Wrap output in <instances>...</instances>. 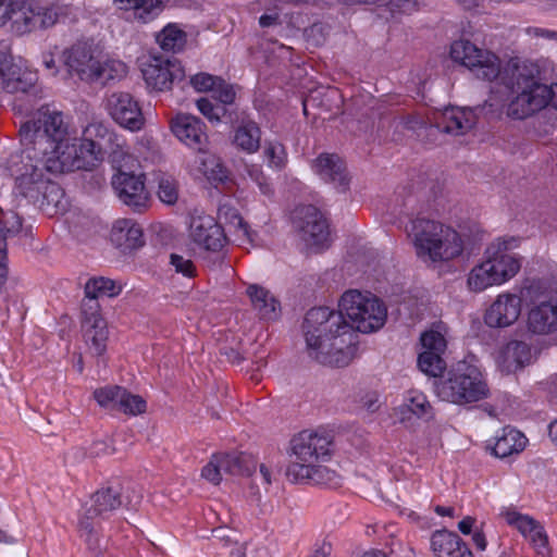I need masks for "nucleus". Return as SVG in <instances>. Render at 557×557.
I'll list each match as a JSON object with an SVG mask.
<instances>
[{"mask_svg":"<svg viewBox=\"0 0 557 557\" xmlns=\"http://www.w3.org/2000/svg\"><path fill=\"white\" fill-rule=\"evenodd\" d=\"M20 135L24 148L9 168L15 189L44 210L58 209L63 198L49 174L89 170L101 160L103 150L120 147L117 136L102 123H90L78 139L61 112L44 108L21 126Z\"/></svg>","mask_w":557,"mask_h":557,"instance_id":"obj_1","label":"nucleus"},{"mask_svg":"<svg viewBox=\"0 0 557 557\" xmlns=\"http://www.w3.org/2000/svg\"><path fill=\"white\" fill-rule=\"evenodd\" d=\"M61 62L70 77L92 85H110L127 75V65L107 55L92 40H77L63 49Z\"/></svg>","mask_w":557,"mask_h":557,"instance_id":"obj_2","label":"nucleus"},{"mask_svg":"<svg viewBox=\"0 0 557 557\" xmlns=\"http://www.w3.org/2000/svg\"><path fill=\"white\" fill-rule=\"evenodd\" d=\"M417 257L426 264L449 262L465 249L461 235L451 226L435 220L417 218L406 226Z\"/></svg>","mask_w":557,"mask_h":557,"instance_id":"obj_3","label":"nucleus"},{"mask_svg":"<svg viewBox=\"0 0 557 557\" xmlns=\"http://www.w3.org/2000/svg\"><path fill=\"white\" fill-rule=\"evenodd\" d=\"M537 70L525 62H510L502 77L515 95L508 103L507 115L523 120L546 107L547 85L536 78Z\"/></svg>","mask_w":557,"mask_h":557,"instance_id":"obj_4","label":"nucleus"},{"mask_svg":"<svg viewBox=\"0 0 557 557\" xmlns=\"http://www.w3.org/2000/svg\"><path fill=\"white\" fill-rule=\"evenodd\" d=\"M435 393L443 401L465 406L488 398L490 386L482 369L473 360L463 359L436 383Z\"/></svg>","mask_w":557,"mask_h":557,"instance_id":"obj_5","label":"nucleus"},{"mask_svg":"<svg viewBox=\"0 0 557 557\" xmlns=\"http://www.w3.org/2000/svg\"><path fill=\"white\" fill-rule=\"evenodd\" d=\"M302 330L307 348H351L358 339V334L341 310L329 307L311 308L306 313Z\"/></svg>","mask_w":557,"mask_h":557,"instance_id":"obj_6","label":"nucleus"},{"mask_svg":"<svg viewBox=\"0 0 557 557\" xmlns=\"http://www.w3.org/2000/svg\"><path fill=\"white\" fill-rule=\"evenodd\" d=\"M123 285L104 276L90 277L84 287L85 297L81 307V324L83 337L87 346L100 348L108 339L107 322L101 314L98 302L102 297H116L122 293Z\"/></svg>","mask_w":557,"mask_h":557,"instance_id":"obj_7","label":"nucleus"},{"mask_svg":"<svg viewBox=\"0 0 557 557\" xmlns=\"http://www.w3.org/2000/svg\"><path fill=\"white\" fill-rule=\"evenodd\" d=\"M338 309L344 318L349 319L357 334L376 332L384 326L387 319L384 301L368 290H346L338 301Z\"/></svg>","mask_w":557,"mask_h":557,"instance_id":"obj_8","label":"nucleus"},{"mask_svg":"<svg viewBox=\"0 0 557 557\" xmlns=\"http://www.w3.org/2000/svg\"><path fill=\"white\" fill-rule=\"evenodd\" d=\"M449 54L455 63L469 70L478 79L493 82L502 74L499 57L468 39L455 40L450 46Z\"/></svg>","mask_w":557,"mask_h":557,"instance_id":"obj_9","label":"nucleus"},{"mask_svg":"<svg viewBox=\"0 0 557 557\" xmlns=\"http://www.w3.org/2000/svg\"><path fill=\"white\" fill-rule=\"evenodd\" d=\"M294 224L308 249L320 252L330 247L329 223L314 206H301L295 210Z\"/></svg>","mask_w":557,"mask_h":557,"instance_id":"obj_10","label":"nucleus"},{"mask_svg":"<svg viewBox=\"0 0 557 557\" xmlns=\"http://www.w3.org/2000/svg\"><path fill=\"white\" fill-rule=\"evenodd\" d=\"M534 289H537V285L531 282L520 288L519 295L509 292L497 295L484 314L486 325L491 327H507L513 324L521 314L522 298L530 295Z\"/></svg>","mask_w":557,"mask_h":557,"instance_id":"obj_11","label":"nucleus"},{"mask_svg":"<svg viewBox=\"0 0 557 557\" xmlns=\"http://www.w3.org/2000/svg\"><path fill=\"white\" fill-rule=\"evenodd\" d=\"M516 246L517 240L513 237L497 238L486 247L483 253L503 285L521 270L522 257L512 251Z\"/></svg>","mask_w":557,"mask_h":557,"instance_id":"obj_12","label":"nucleus"},{"mask_svg":"<svg viewBox=\"0 0 557 557\" xmlns=\"http://www.w3.org/2000/svg\"><path fill=\"white\" fill-rule=\"evenodd\" d=\"M332 441L325 434L305 430L290 441V463H307L324 461L331 456Z\"/></svg>","mask_w":557,"mask_h":557,"instance_id":"obj_13","label":"nucleus"},{"mask_svg":"<svg viewBox=\"0 0 557 557\" xmlns=\"http://www.w3.org/2000/svg\"><path fill=\"white\" fill-rule=\"evenodd\" d=\"M499 517L508 527L518 531L537 554L545 556L549 553L548 535L540 521L522 513L515 506L502 507Z\"/></svg>","mask_w":557,"mask_h":557,"instance_id":"obj_14","label":"nucleus"},{"mask_svg":"<svg viewBox=\"0 0 557 557\" xmlns=\"http://www.w3.org/2000/svg\"><path fill=\"white\" fill-rule=\"evenodd\" d=\"M37 82V73L24 62L15 61L8 52L0 51V95L27 92Z\"/></svg>","mask_w":557,"mask_h":557,"instance_id":"obj_15","label":"nucleus"},{"mask_svg":"<svg viewBox=\"0 0 557 557\" xmlns=\"http://www.w3.org/2000/svg\"><path fill=\"white\" fill-rule=\"evenodd\" d=\"M112 186L119 199L132 210L143 212L148 208L149 193L143 174L119 171L112 177Z\"/></svg>","mask_w":557,"mask_h":557,"instance_id":"obj_16","label":"nucleus"},{"mask_svg":"<svg viewBox=\"0 0 557 557\" xmlns=\"http://www.w3.org/2000/svg\"><path fill=\"white\" fill-rule=\"evenodd\" d=\"M188 236L198 248L207 251H219L226 242L223 227L211 215L193 216Z\"/></svg>","mask_w":557,"mask_h":557,"instance_id":"obj_17","label":"nucleus"},{"mask_svg":"<svg viewBox=\"0 0 557 557\" xmlns=\"http://www.w3.org/2000/svg\"><path fill=\"white\" fill-rule=\"evenodd\" d=\"M108 110L122 127L136 132L143 128L145 119L138 102L127 92H113L108 98Z\"/></svg>","mask_w":557,"mask_h":557,"instance_id":"obj_18","label":"nucleus"},{"mask_svg":"<svg viewBox=\"0 0 557 557\" xmlns=\"http://www.w3.org/2000/svg\"><path fill=\"white\" fill-rule=\"evenodd\" d=\"M171 131L181 143L196 151L207 148L208 134L206 125L194 115L177 114L171 121Z\"/></svg>","mask_w":557,"mask_h":557,"instance_id":"obj_19","label":"nucleus"},{"mask_svg":"<svg viewBox=\"0 0 557 557\" xmlns=\"http://www.w3.org/2000/svg\"><path fill=\"white\" fill-rule=\"evenodd\" d=\"M286 475L294 483H311L329 487H337L342 484V478L336 471L319 462L288 465Z\"/></svg>","mask_w":557,"mask_h":557,"instance_id":"obj_20","label":"nucleus"},{"mask_svg":"<svg viewBox=\"0 0 557 557\" xmlns=\"http://www.w3.org/2000/svg\"><path fill=\"white\" fill-rule=\"evenodd\" d=\"M176 66L166 58L150 55L141 62V74L148 87L164 91L171 88Z\"/></svg>","mask_w":557,"mask_h":557,"instance_id":"obj_21","label":"nucleus"},{"mask_svg":"<svg viewBox=\"0 0 557 557\" xmlns=\"http://www.w3.org/2000/svg\"><path fill=\"white\" fill-rule=\"evenodd\" d=\"M393 414L399 422L406 423L413 418L430 421L434 418V408L428 396L419 389H409L403 404L393 409Z\"/></svg>","mask_w":557,"mask_h":557,"instance_id":"obj_22","label":"nucleus"},{"mask_svg":"<svg viewBox=\"0 0 557 557\" xmlns=\"http://www.w3.org/2000/svg\"><path fill=\"white\" fill-rule=\"evenodd\" d=\"M312 171L324 182L345 191L349 185V176L343 159L335 153H321L312 162Z\"/></svg>","mask_w":557,"mask_h":557,"instance_id":"obj_23","label":"nucleus"},{"mask_svg":"<svg viewBox=\"0 0 557 557\" xmlns=\"http://www.w3.org/2000/svg\"><path fill=\"white\" fill-rule=\"evenodd\" d=\"M246 296L259 319L264 321H276L280 319L282 306L271 290L259 284H248Z\"/></svg>","mask_w":557,"mask_h":557,"instance_id":"obj_24","label":"nucleus"},{"mask_svg":"<svg viewBox=\"0 0 557 557\" xmlns=\"http://www.w3.org/2000/svg\"><path fill=\"white\" fill-rule=\"evenodd\" d=\"M434 123L441 132L458 136L474 126L475 115L471 109L450 107L436 113Z\"/></svg>","mask_w":557,"mask_h":557,"instance_id":"obj_25","label":"nucleus"},{"mask_svg":"<svg viewBox=\"0 0 557 557\" xmlns=\"http://www.w3.org/2000/svg\"><path fill=\"white\" fill-rule=\"evenodd\" d=\"M528 331L536 335H548L557 331V299L542 301L530 309L527 318Z\"/></svg>","mask_w":557,"mask_h":557,"instance_id":"obj_26","label":"nucleus"},{"mask_svg":"<svg viewBox=\"0 0 557 557\" xmlns=\"http://www.w3.org/2000/svg\"><path fill=\"white\" fill-rule=\"evenodd\" d=\"M10 10L8 22H11V30L18 36L36 29L38 17V3L25 0H9Z\"/></svg>","mask_w":557,"mask_h":557,"instance_id":"obj_27","label":"nucleus"},{"mask_svg":"<svg viewBox=\"0 0 557 557\" xmlns=\"http://www.w3.org/2000/svg\"><path fill=\"white\" fill-rule=\"evenodd\" d=\"M198 154L188 163L189 174L197 180L206 178L210 183H221L226 178V170L219 157L203 148L197 151Z\"/></svg>","mask_w":557,"mask_h":557,"instance_id":"obj_28","label":"nucleus"},{"mask_svg":"<svg viewBox=\"0 0 557 557\" xmlns=\"http://www.w3.org/2000/svg\"><path fill=\"white\" fill-rule=\"evenodd\" d=\"M23 232L21 216L14 211L4 212L0 209V287L5 283L8 276V240L20 236Z\"/></svg>","mask_w":557,"mask_h":557,"instance_id":"obj_29","label":"nucleus"},{"mask_svg":"<svg viewBox=\"0 0 557 557\" xmlns=\"http://www.w3.org/2000/svg\"><path fill=\"white\" fill-rule=\"evenodd\" d=\"M110 239L123 252L135 250L145 244L141 226L131 219L116 220L111 228Z\"/></svg>","mask_w":557,"mask_h":557,"instance_id":"obj_30","label":"nucleus"},{"mask_svg":"<svg viewBox=\"0 0 557 557\" xmlns=\"http://www.w3.org/2000/svg\"><path fill=\"white\" fill-rule=\"evenodd\" d=\"M431 549L436 557H474L468 545L456 533L447 530L432 534Z\"/></svg>","mask_w":557,"mask_h":557,"instance_id":"obj_31","label":"nucleus"},{"mask_svg":"<svg viewBox=\"0 0 557 557\" xmlns=\"http://www.w3.org/2000/svg\"><path fill=\"white\" fill-rule=\"evenodd\" d=\"M170 0H113L119 10L131 12L134 20L147 24L156 20Z\"/></svg>","mask_w":557,"mask_h":557,"instance_id":"obj_32","label":"nucleus"},{"mask_svg":"<svg viewBox=\"0 0 557 557\" xmlns=\"http://www.w3.org/2000/svg\"><path fill=\"white\" fill-rule=\"evenodd\" d=\"M528 438L517 429L505 426L500 434L495 437L492 453L498 458H506L520 454L527 446Z\"/></svg>","mask_w":557,"mask_h":557,"instance_id":"obj_33","label":"nucleus"},{"mask_svg":"<svg viewBox=\"0 0 557 557\" xmlns=\"http://www.w3.org/2000/svg\"><path fill=\"white\" fill-rule=\"evenodd\" d=\"M502 285L500 280L494 274L484 256L467 275V287L472 293H482L491 287Z\"/></svg>","mask_w":557,"mask_h":557,"instance_id":"obj_34","label":"nucleus"},{"mask_svg":"<svg viewBox=\"0 0 557 557\" xmlns=\"http://www.w3.org/2000/svg\"><path fill=\"white\" fill-rule=\"evenodd\" d=\"M219 219L225 223L228 232L235 236L239 244L251 243V233L238 210L231 203L224 202L219 207Z\"/></svg>","mask_w":557,"mask_h":557,"instance_id":"obj_35","label":"nucleus"},{"mask_svg":"<svg viewBox=\"0 0 557 557\" xmlns=\"http://www.w3.org/2000/svg\"><path fill=\"white\" fill-rule=\"evenodd\" d=\"M261 129L251 121H243L234 132V145L246 153H255L260 148Z\"/></svg>","mask_w":557,"mask_h":557,"instance_id":"obj_36","label":"nucleus"},{"mask_svg":"<svg viewBox=\"0 0 557 557\" xmlns=\"http://www.w3.org/2000/svg\"><path fill=\"white\" fill-rule=\"evenodd\" d=\"M121 505V493L113 487H106L97 491L92 495L91 506L88 508V512L89 515L106 519Z\"/></svg>","mask_w":557,"mask_h":557,"instance_id":"obj_37","label":"nucleus"},{"mask_svg":"<svg viewBox=\"0 0 557 557\" xmlns=\"http://www.w3.org/2000/svg\"><path fill=\"white\" fill-rule=\"evenodd\" d=\"M498 369L506 374L513 373L530 364L536 356L533 350H497L494 356Z\"/></svg>","mask_w":557,"mask_h":557,"instance_id":"obj_38","label":"nucleus"},{"mask_svg":"<svg viewBox=\"0 0 557 557\" xmlns=\"http://www.w3.org/2000/svg\"><path fill=\"white\" fill-rule=\"evenodd\" d=\"M157 42L162 50L181 52L187 44V33L177 23H169L157 35Z\"/></svg>","mask_w":557,"mask_h":557,"instance_id":"obj_39","label":"nucleus"},{"mask_svg":"<svg viewBox=\"0 0 557 557\" xmlns=\"http://www.w3.org/2000/svg\"><path fill=\"white\" fill-rule=\"evenodd\" d=\"M448 325L443 321L431 323L421 334V348H446L450 341Z\"/></svg>","mask_w":557,"mask_h":557,"instance_id":"obj_40","label":"nucleus"},{"mask_svg":"<svg viewBox=\"0 0 557 557\" xmlns=\"http://www.w3.org/2000/svg\"><path fill=\"white\" fill-rule=\"evenodd\" d=\"M309 358L317 363L329 368H343L355 358V350H308Z\"/></svg>","mask_w":557,"mask_h":557,"instance_id":"obj_41","label":"nucleus"},{"mask_svg":"<svg viewBox=\"0 0 557 557\" xmlns=\"http://www.w3.org/2000/svg\"><path fill=\"white\" fill-rule=\"evenodd\" d=\"M446 350H422L418 356V368L428 376L438 377L447 369V362L443 357Z\"/></svg>","mask_w":557,"mask_h":557,"instance_id":"obj_42","label":"nucleus"},{"mask_svg":"<svg viewBox=\"0 0 557 557\" xmlns=\"http://www.w3.org/2000/svg\"><path fill=\"white\" fill-rule=\"evenodd\" d=\"M123 387L119 385H106L94 391L92 397L98 406L107 411H117Z\"/></svg>","mask_w":557,"mask_h":557,"instance_id":"obj_43","label":"nucleus"},{"mask_svg":"<svg viewBox=\"0 0 557 557\" xmlns=\"http://www.w3.org/2000/svg\"><path fill=\"white\" fill-rule=\"evenodd\" d=\"M263 157L270 168L281 170L287 162V152L283 144L277 140H265Z\"/></svg>","mask_w":557,"mask_h":557,"instance_id":"obj_44","label":"nucleus"},{"mask_svg":"<svg viewBox=\"0 0 557 557\" xmlns=\"http://www.w3.org/2000/svg\"><path fill=\"white\" fill-rule=\"evenodd\" d=\"M98 516L89 515L88 510L79 518L77 531L81 539L87 544L89 549H96L99 546V532L94 525L92 519Z\"/></svg>","mask_w":557,"mask_h":557,"instance_id":"obj_45","label":"nucleus"},{"mask_svg":"<svg viewBox=\"0 0 557 557\" xmlns=\"http://www.w3.org/2000/svg\"><path fill=\"white\" fill-rule=\"evenodd\" d=\"M475 523V518L467 516L461 521H459L458 530L465 535H469L472 533L473 545L478 550L484 552L487 547L486 536L482 530V525L478 528Z\"/></svg>","mask_w":557,"mask_h":557,"instance_id":"obj_46","label":"nucleus"},{"mask_svg":"<svg viewBox=\"0 0 557 557\" xmlns=\"http://www.w3.org/2000/svg\"><path fill=\"white\" fill-rule=\"evenodd\" d=\"M146 400L139 395L131 394L126 388L123 387L121 393V400L117 407V411H121L128 416H137L146 411Z\"/></svg>","mask_w":557,"mask_h":557,"instance_id":"obj_47","label":"nucleus"},{"mask_svg":"<svg viewBox=\"0 0 557 557\" xmlns=\"http://www.w3.org/2000/svg\"><path fill=\"white\" fill-rule=\"evenodd\" d=\"M196 104L200 113L211 122H220L221 117L226 113L224 106L214 104L208 98H200Z\"/></svg>","mask_w":557,"mask_h":557,"instance_id":"obj_48","label":"nucleus"},{"mask_svg":"<svg viewBox=\"0 0 557 557\" xmlns=\"http://www.w3.org/2000/svg\"><path fill=\"white\" fill-rule=\"evenodd\" d=\"M215 456L223 472L234 475L243 473V460L239 455L218 454Z\"/></svg>","mask_w":557,"mask_h":557,"instance_id":"obj_49","label":"nucleus"},{"mask_svg":"<svg viewBox=\"0 0 557 557\" xmlns=\"http://www.w3.org/2000/svg\"><path fill=\"white\" fill-rule=\"evenodd\" d=\"M170 264L174 268L176 273L184 275L185 277H195L197 269L193 260L185 258L177 253L170 256Z\"/></svg>","mask_w":557,"mask_h":557,"instance_id":"obj_50","label":"nucleus"},{"mask_svg":"<svg viewBox=\"0 0 557 557\" xmlns=\"http://www.w3.org/2000/svg\"><path fill=\"white\" fill-rule=\"evenodd\" d=\"M158 196L159 199L166 205L175 203L178 198L175 182L170 178H162L159 183Z\"/></svg>","mask_w":557,"mask_h":557,"instance_id":"obj_51","label":"nucleus"},{"mask_svg":"<svg viewBox=\"0 0 557 557\" xmlns=\"http://www.w3.org/2000/svg\"><path fill=\"white\" fill-rule=\"evenodd\" d=\"M386 8L391 16L396 18L404 14H411L417 10V0H389Z\"/></svg>","mask_w":557,"mask_h":557,"instance_id":"obj_52","label":"nucleus"},{"mask_svg":"<svg viewBox=\"0 0 557 557\" xmlns=\"http://www.w3.org/2000/svg\"><path fill=\"white\" fill-rule=\"evenodd\" d=\"M219 77L208 73H199L190 77V85L199 92L213 91Z\"/></svg>","mask_w":557,"mask_h":557,"instance_id":"obj_53","label":"nucleus"},{"mask_svg":"<svg viewBox=\"0 0 557 557\" xmlns=\"http://www.w3.org/2000/svg\"><path fill=\"white\" fill-rule=\"evenodd\" d=\"M213 92L222 106L233 103L236 96L234 87L220 77L219 84H215V89Z\"/></svg>","mask_w":557,"mask_h":557,"instance_id":"obj_54","label":"nucleus"},{"mask_svg":"<svg viewBox=\"0 0 557 557\" xmlns=\"http://www.w3.org/2000/svg\"><path fill=\"white\" fill-rule=\"evenodd\" d=\"M221 467L216 459V456L213 455L211 460L202 468L201 476L209 481L212 484H219L222 480L221 475Z\"/></svg>","mask_w":557,"mask_h":557,"instance_id":"obj_55","label":"nucleus"},{"mask_svg":"<svg viewBox=\"0 0 557 557\" xmlns=\"http://www.w3.org/2000/svg\"><path fill=\"white\" fill-rule=\"evenodd\" d=\"M37 13H38L39 18L37 20L36 28H38V27L46 28L55 23L57 15L52 10L44 8L40 4H38Z\"/></svg>","mask_w":557,"mask_h":557,"instance_id":"obj_56","label":"nucleus"},{"mask_svg":"<svg viewBox=\"0 0 557 557\" xmlns=\"http://www.w3.org/2000/svg\"><path fill=\"white\" fill-rule=\"evenodd\" d=\"M248 174L258 186L260 187V190L263 194H269L271 191L270 184L267 181V177L264 176L261 169L258 166L251 165L248 168Z\"/></svg>","mask_w":557,"mask_h":557,"instance_id":"obj_57","label":"nucleus"},{"mask_svg":"<svg viewBox=\"0 0 557 557\" xmlns=\"http://www.w3.org/2000/svg\"><path fill=\"white\" fill-rule=\"evenodd\" d=\"M41 62L45 69L49 72L50 75L57 76L59 73V67L57 65V61L54 55L50 51L42 52Z\"/></svg>","mask_w":557,"mask_h":557,"instance_id":"obj_58","label":"nucleus"},{"mask_svg":"<svg viewBox=\"0 0 557 557\" xmlns=\"http://www.w3.org/2000/svg\"><path fill=\"white\" fill-rule=\"evenodd\" d=\"M362 407L371 412L376 411L380 407V399H379L377 393H375V392L368 393L362 398Z\"/></svg>","mask_w":557,"mask_h":557,"instance_id":"obj_59","label":"nucleus"},{"mask_svg":"<svg viewBox=\"0 0 557 557\" xmlns=\"http://www.w3.org/2000/svg\"><path fill=\"white\" fill-rule=\"evenodd\" d=\"M527 33L531 37H544L557 40V32L541 27H528Z\"/></svg>","mask_w":557,"mask_h":557,"instance_id":"obj_60","label":"nucleus"},{"mask_svg":"<svg viewBox=\"0 0 557 557\" xmlns=\"http://www.w3.org/2000/svg\"><path fill=\"white\" fill-rule=\"evenodd\" d=\"M527 33L531 37H544L557 40V32L541 27H528Z\"/></svg>","mask_w":557,"mask_h":557,"instance_id":"obj_61","label":"nucleus"},{"mask_svg":"<svg viewBox=\"0 0 557 557\" xmlns=\"http://www.w3.org/2000/svg\"><path fill=\"white\" fill-rule=\"evenodd\" d=\"M249 350H221V355L224 356L225 360L231 363L239 364L243 360L246 359L244 352H248Z\"/></svg>","mask_w":557,"mask_h":557,"instance_id":"obj_62","label":"nucleus"},{"mask_svg":"<svg viewBox=\"0 0 557 557\" xmlns=\"http://www.w3.org/2000/svg\"><path fill=\"white\" fill-rule=\"evenodd\" d=\"M547 392L549 401L557 405V374L547 381Z\"/></svg>","mask_w":557,"mask_h":557,"instance_id":"obj_63","label":"nucleus"},{"mask_svg":"<svg viewBox=\"0 0 557 557\" xmlns=\"http://www.w3.org/2000/svg\"><path fill=\"white\" fill-rule=\"evenodd\" d=\"M546 106L557 109V83L547 86Z\"/></svg>","mask_w":557,"mask_h":557,"instance_id":"obj_64","label":"nucleus"}]
</instances>
